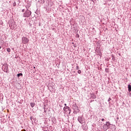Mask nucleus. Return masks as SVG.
<instances>
[{
    "mask_svg": "<svg viewBox=\"0 0 131 131\" xmlns=\"http://www.w3.org/2000/svg\"><path fill=\"white\" fill-rule=\"evenodd\" d=\"M110 125H111L110 122H106V123L103 126V130L106 131L107 129H109V128H110Z\"/></svg>",
    "mask_w": 131,
    "mask_h": 131,
    "instance_id": "nucleus-5",
    "label": "nucleus"
},
{
    "mask_svg": "<svg viewBox=\"0 0 131 131\" xmlns=\"http://www.w3.org/2000/svg\"><path fill=\"white\" fill-rule=\"evenodd\" d=\"M78 121H79L81 124H83V123H84V118L82 116H79L78 117Z\"/></svg>",
    "mask_w": 131,
    "mask_h": 131,
    "instance_id": "nucleus-6",
    "label": "nucleus"
},
{
    "mask_svg": "<svg viewBox=\"0 0 131 131\" xmlns=\"http://www.w3.org/2000/svg\"><path fill=\"white\" fill-rule=\"evenodd\" d=\"M72 109L74 110V114H77V113H79V112L80 111V110H79V108H78V106H77V104H76V102L73 103Z\"/></svg>",
    "mask_w": 131,
    "mask_h": 131,
    "instance_id": "nucleus-2",
    "label": "nucleus"
},
{
    "mask_svg": "<svg viewBox=\"0 0 131 131\" xmlns=\"http://www.w3.org/2000/svg\"><path fill=\"white\" fill-rule=\"evenodd\" d=\"M21 131H26V130H25V129H22Z\"/></svg>",
    "mask_w": 131,
    "mask_h": 131,
    "instance_id": "nucleus-27",
    "label": "nucleus"
},
{
    "mask_svg": "<svg viewBox=\"0 0 131 131\" xmlns=\"http://www.w3.org/2000/svg\"><path fill=\"white\" fill-rule=\"evenodd\" d=\"M2 49V47H1V46H0V49Z\"/></svg>",
    "mask_w": 131,
    "mask_h": 131,
    "instance_id": "nucleus-30",
    "label": "nucleus"
},
{
    "mask_svg": "<svg viewBox=\"0 0 131 131\" xmlns=\"http://www.w3.org/2000/svg\"><path fill=\"white\" fill-rule=\"evenodd\" d=\"M30 120H31V121H33V120H34V118H33V117L31 116L30 117Z\"/></svg>",
    "mask_w": 131,
    "mask_h": 131,
    "instance_id": "nucleus-15",
    "label": "nucleus"
},
{
    "mask_svg": "<svg viewBox=\"0 0 131 131\" xmlns=\"http://www.w3.org/2000/svg\"><path fill=\"white\" fill-rule=\"evenodd\" d=\"M3 71L6 73H9V67H8V63H4L2 66Z\"/></svg>",
    "mask_w": 131,
    "mask_h": 131,
    "instance_id": "nucleus-4",
    "label": "nucleus"
},
{
    "mask_svg": "<svg viewBox=\"0 0 131 131\" xmlns=\"http://www.w3.org/2000/svg\"><path fill=\"white\" fill-rule=\"evenodd\" d=\"M13 7H16V2H14L13 4Z\"/></svg>",
    "mask_w": 131,
    "mask_h": 131,
    "instance_id": "nucleus-19",
    "label": "nucleus"
},
{
    "mask_svg": "<svg viewBox=\"0 0 131 131\" xmlns=\"http://www.w3.org/2000/svg\"><path fill=\"white\" fill-rule=\"evenodd\" d=\"M111 100H112L111 99V98H109L107 101H108V102H110V101H111Z\"/></svg>",
    "mask_w": 131,
    "mask_h": 131,
    "instance_id": "nucleus-21",
    "label": "nucleus"
},
{
    "mask_svg": "<svg viewBox=\"0 0 131 131\" xmlns=\"http://www.w3.org/2000/svg\"><path fill=\"white\" fill-rule=\"evenodd\" d=\"M74 131H76V130H75Z\"/></svg>",
    "mask_w": 131,
    "mask_h": 131,
    "instance_id": "nucleus-35",
    "label": "nucleus"
},
{
    "mask_svg": "<svg viewBox=\"0 0 131 131\" xmlns=\"http://www.w3.org/2000/svg\"><path fill=\"white\" fill-rule=\"evenodd\" d=\"M7 51L8 53L11 52V48H7Z\"/></svg>",
    "mask_w": 131,
    "mask_h": 131,
    "instance_id": "nucleus-14",
    "label": "nucleus"
},
{
    "mask_svg": "<svg viewBox=\"0 0 131 131\" xmlns=\"http://www.w3.org/2000/svg\"><path fill=\"white\" fill-rule=\"evenodd\" d=\"M22 42L23 43H24L25 45H26V43H28L29 42V38L26 37H22Z\"/></svg>",
    "mask_w": 131,
    "mask_h": 131,
    "instance_id": "nucleus-7",
    "label": "nucleus"
},
{
    "mask_svg": "<svg viewBox=\"0 0 131 131\" xmlns=\"http://www.w3.org/2000/svg\"><path fill=\"white\" fill-rule=\"evenodd\" d=\"M63 110L66 112H68V111H69V114H70V113H71V108H70V107H69V106H64L63 107Z\"/></svg>",
    "mask_w": 131,
    "mask_h": 131,
    "instance_id": "nucleus-8",
    "label": "nucleus"
},
{
    "mask_svg": "<svg viewBox=\"0 0 131 131\" xmlns=\"http://www.w3.org/2000/svg\"><path fill=\"white\" fill-rule=\"evenodd\" d=\"M101 120H102V121H105V119H102Z\"/></svg>",
    "mask_w": 131,
    "mask_h": 131,
    "instance_id": "nucleus-25",
    "label": "nucleus"
},
{
    "mask_svg": "<svg viewBox=\"0 0 131 131\" xmlns=\"http://www.w3.org/2000/svg\"><path fill=\"white\" fill-rule=\"evenodd\" d=\"M64 106H66H66H67V104L65 103Z\"/></svg>",
    "mask_w": 131,
    "mask_h": 131,
    "instance_id": "nucleus-28",
    "label": "nucleus"
},
{
    "mask_svg": "<svg viewBox=\"0 0 131 131\" xmlns=\"http://www.w3.org/2000/svg\"><path fill=\"white\" fill-rule=\"evenodd\" d=\"M93 30L94 31V32H95V30L94 28H93Z\"/></svg>",
    "mask_w": 131,
    "mask_h": 131,
    "instance_id": "nucleus-26",
    "label": "nucleus"
},
{
    "mask_svg": "<svg viewBox=\"0 0 131 131\" xmlns=\"http://www.w3.org/2000/svg\"><path fill=\"white\" fill-rule=\"evenodd\" d=\"M112 59H114V56L113 55H112Z\"/></svg>",
    "mask_w": 131,
    "mask_h": 131,
    "instance_id": "nucleus-24",
    "label": "nucleus"
},
{
    "mask_svg": "<svg viewBox=\"0 0 131 131\" xmlns=\"http://www.w3.org/2000/svg\"><path fill=\"white\" fill-rule=\"evenodd\" d=\"M96 98H97V96L95 95H91V99H96Z\"/></svg>",
    "mask_w": 131,
    "mask_h": 131,
    "instance_id": "nucleus-10",
    "label": "nucleus"
},
{
    "mask_svg": "<svg viewBox=\"0 0 131 131\" xmlns=\"http://www.w3.org/2000/svg\"><path fill=\"white\" fill-rule=\"evenodd\" d=\"M61 102L64 103V101H61Z\"/></svg>",
    "mask_w": 131,
    "mask_h": 131,
    "instance_id": "nucleus-32",
    "label": "nucleus"
},
{
    "mask_svg": "<svg viewBox=\"0 0 131 131\" xmlns=\"http://www.w3.org/2000/svg\"><path fill=\"white\" fill-rule=\"evenodd\" d=\"M34 69H35V67H34Z\"/></svg>",
    "mask_w": 131,
    "mask_h": 131,
    "instance_id": "nucleus-31",
    "label": "nucleus"
},
{
    "mask_svg": "<svg viewBox=\"0 0 131 131\" xmlns=\"http://www.w3.org/2000/svg\"><path fill=\"white\" fill-rule=\"evenodd\" d=\"M128 91L129 92H131V84L128 85Z\"/></svg>",
    "mask_w": 131,
    "mask_h": 131,
    "instance_id": "nucleus-9",
    "label": "nucleus"
},
{
    "mask_svg": "<svg viewBox=\"0 0 131 131\" xmlns=\"http://www.w3.org/2000/svg\"><path fill=\"white\" fill-rule=\"evenodd\" d=\"M8 24L11 29H14L16 27V23L14 19L9 20L8 21Z\"/></svg>",
    "mask_w": 131,
    "mask_h": 131,
    "instance_id": "nucleus-3",
    "label": "nucleus"
},
{
    "mask_svg": "<svg viewBox=\"0 0 131 131\" xmlns=\"http://www.w3.org/2000/svg\"><path fill=\"white\" fill-rule=\"evenodd\" d=\"M42 1V4H45V0H41Z\"/></svg>",
    "mask_w": 131,
    "mask_h": 131,
    "instance_id": "nucleus-23",
    "label": "nucleus"
},
{
    "mask_svg": "<svg viewBox=\"0 0 131 131\" xmlns=\"http://www.w3.org/2000/svg\"><path fill=\"white\" fill-rule=\"evenodd\" d=\"M52 121L53 123H56V118H53V119H52Z\"/></svg>",
    "mask_w": 131,
    "mask_h": 131,
    "instance_id": "nucleus-13",
    "label": "nucleus"
},
{
    "mask_svg": "<svg viewBox=\"0 0 131 131\" xmlns=\"http://www.w3.org/2000/svg\"><path fill=\"white\" fill-rule=\"evenodd\" d=\"M27 10L23 14V17L25 18H29L31 16L32 12L31 11L29 10V8H30V5L26 6Z\"/></svg>",
    "mask_w": 131,
    "mask_h": 131,
    "instance_id": "nucleus-1",
    "label": "nucleus"
},
{
    "mask_svg": "<svg viewBox=\"0 0 131 131\" xmlns=\"http://www.w3.org/2000/svg\"><path fill=\"white\" fill-rule=\"evenodd\" d=\"M37 11H38V10L37 9V10H36V12H35V13H36V12H37Z\"/></svg>",
    "mask_w": 131,
    "mask_h": 131,
    "instance_id": "nucleus-29",
    "label": "nucleus"
},
{
    "mask_svg": "<svg viewBox=\"0 0 131 131\" xmlns=\"http://www.w3.org/2000/svg\"><path fill=\"white\" fill-rule=\"evenodd\" d=\"M21 12H22L23 13H24V12H25V9H23L22 11H21Z\"/></svg>",
    "mask_w": 131,
    "mask_h": 131,
    "instance_id": "nucleus-22",
    "label": "nucleus"
},
{
    "mask_svg": "<svg viewBox=\"0 0 131 131\" xmlns=\"http://www.w3.org/2000/svg\"><path fill=\"white\" fill-rule=\"evenodd\" d=\"M78 73L80 74L81 73V71L80 70H78Z\"/></svg>",
    "mask_w": 131,
    "mask_h": 131,
    "instance_id": "nucleus-17",
    "label": "nucleus"
},
{
    "mask_svg": "<svg viewBox=\"0 0 131 131\" xmlns=\"http://www.w3.org/2000/svg\"><path fill=\"white\" fill-rule=\"evenodd\" d=\"M30 105L32 107V108H33V107H34V106H35V103L32 102L30 103Z\"/></svg>",
    "mask_w": 131,
    "mask_h": 131,
    "instance_id": "nucleus-11",
    "label": "nucleus"
},
{
    "mask_svg": "<svg viewBox=\"0 0 131 131\" xmlns=\"http://www.w3.org/2000/svg\"><path fill=\"white\" fill-rule=\"evenodd\" d=\"M76 37L79 38V34H76Z\"/></svg>",
    "mask_w": 131,
    "mask_h": 131,
    "instance_id": "nucleus-20",
    "label": "nucleus"
},
{
    "mask_svg": "<svg viewBox=\"0 0 131 131\" xmlns=\"http://www.w3.org/2000/svg\"><path fill=\"white\" fill-rule=\"evenodd\" d=\"M45 131H48L47 130H46Z\"/></svg>",
    "mask_w": 131,
    "mask_h": 131,
    "instance_id": "nucleus-34",
    "label": "nucleus"
},
{
    "mask_svg": "<svg viewBox=\"0 0 131 131\" xmlns=\"http://www.w3.org/2000/svg\"><path fill=\"white\" fill-rule=\"evenodd\" d=\"M17 77H20V76H23V74H22L21 73L17 74Z\"/></svg>",
    "mask_w": 131,
    "mask_h": 131,
    "instance_id": "nucleus-12",
    "label": "nucleus"
},
{
    "mask_svg": "<svg viewBox=\"0 0 131 131\" xmlns=\"http://www.w3.org/2000/svg\"><path fill=\"white\" fill-rule=\"evenodd\" d=\"M78 69H79V67H78V66H77L76 68V70H78Z\"/></svg>",
    "mask_w": 131,
    "mask_h": 131,
    "instance_id": "nucleus-18",
    "label": "nucleus"
},
{
    "mask_svg": "<svg viewBox=\"0 0 131 131\" xmlns=\"http://www.w3.org/2000/svg\"><path fill=\"white\" fill-rule=\"evenodd\" d=\"M105 72H109V69L106 68L105 70Z\"/></svg>",
    "mask_w": 131,
    "mask_h": 131,
    "instance_id": "nucleus-16",
    "label": "nucleus"
},
{
    "mask_svg": "<svg viewBox=\"0 0 131 131\" xmlns=\"http://www.w3.org/2000/svg\"><path fill=\"white\" fill-rule=\"evenodd\" d=\"M60 107H62V105H60Z\"/></svg>",
    "mask_w": 131,
    "mask_h": 131,
    "instance_id": "nucleus-33",
    "label": "nucleus"
}]
</instances>
